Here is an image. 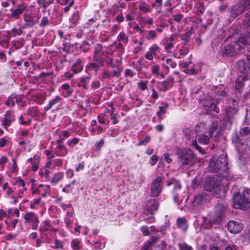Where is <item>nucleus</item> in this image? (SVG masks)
I'll return each instance as SVG.
<instances>
[{
    "label": "nucleus",
    "instance_id": "6e6d98bb",
    "mask_svg": "<svg viewBox=\"0 0 250 250\" xmlns=\"http://www.w3.org/2000/svg\"><path fill=\"white\" fill-rule=\"evenodd\" d=\"M147 81H140L138 83V87L142 90H145L147 88Z\"/></svg>",
    "mask_w": 250,
    "mask_h": 250
},
{
    "label": "nucleus",
    "instance_id": "ea45409f",
    "mask_svg": "<svg viewBox=\"0 0 250 250\" xmlns=\"http://www.w3.org/2000/svg\"><path fill=\"white\" fill-rule=\"evenodd\" d=\"M116 68V70L111 71L110 72V74L112 77H119L121 76V72L122 69L121 68L120 65H117L115 67Z\"/></svg>",
    "mask_w": 250,
    "mask_h": 250
},
{
    "label": "nucleus",
    "instance_id": "7c9ffc66",
    "mask_svg": "<svg viewBox=\"0 0 250 250\" xmlns=\"http://www.w3.org/2000/svg\"><path fill=\"white\" fill-rule=\"evenodd\" d=\"M61 100V98L59 96H57L55 97L54 99L50 100L48 104H47L44 107V110L45 111H48L49 109H50L53 106L56 104H57Z\"/></svg>",
    "mask_w": 250,
    "mask_h": 250
},
{
    "label": "nucleus",
    "instance_id": "49530a36",
    "mask_svg": "<svg viewBox=\"0 0 250 250\" xmlns=\"http://www.w3.org/2000/svg\"><path fill=\"white\" fill-rule=\"evenodd\" d=\"M38 3L40 5L43 6L44 9H46L49 5L53 2V0H38Z\"/></svg>",
    "mask_w": 250,
    "mask_h": 250
},
{
    "label": "nucleus",
    "instance_id": "473e14b6",
    "mask_svg": "<svg viewBox=\"0 0 250 250\" xmlns=\"http://www.w3.org/2000/svg\"><path fill=\"white\" fill-rule=\"evenodd\" d=\"M168 107V104H165L163 106H159V110L157 111L156 114L160 120L163 119V115L165 114Z\"/></svg>",
    "mask_w": 250,
    "mask_h": 250
},
{
    "label": "nucleus",
    "instance_id": "864d4df0",
    "mask_svg": "<svg viewBox=\"0 0 250 250\" xmlns=\"http://www.w3.org/2000/svg\"><path fill=\"white\" fill-rule=\"evenodd\" d=\"M240 135L241 137H244L247 135L250 136L249 127H244L240 130Z\"/></svg>",
    "mask_w": 250,
    "mask_h": 250
},
{
    "label": "nucleus",
    "instance_id": "e2e57ef3",
    "mask_svg": "<svg viewBox=\"0 0 250 250\" xmlns=\"http://www.w3.org/2000/svg\"><path fill=\"white\" fill-rule=\"evenodd\" d=\"M105 116L104 114H101L97 117L98 122L101 124H105L106 122Z\"/></svg>",
    "mask_w": 250,
    "mask_h": 250
},
{
    "label": "nucleus",
    "instance_id": "f3484780",
    "mask_svg": "<svg viewBox=\"0 0 250 250\" xmlns=\"http://www.w3.org/2000/svg\"><path fill=\"white\" fill-rule=\"evenodd\" d=\"M234 208H243L245 207L246 201L239 193L233 195Z\"/></svg>",
    "mask_w": 250,
    "mask_h": 250
},
{
    "label": "nucleus",
    "instance_id": "1a4fd4ad",
    "mask_svg": "<svg viewBox=\"0 0 250 250\" xmlns=\"http://www.w3.org/2000/svg\"><path fill=\"white\" fill-rule=\"evenodd\" d=\"M163 189V178L158 176L151 184L150 195L153 197L159 196Z\"/></svg>",
    "mask_w": 250,
    "mask_h": 250
},
{
    "label": "nucleus",
    "instance_id": "338daca9",
    "mask_svg": "<svg viewBox=\"0 0 250 250\" xmlns=\"http://www.w3.org/2000/svg\"><path fill=\"white\" fill-rule=\"evenodd\" d=\"M73 188L71 187V184L66 185L62 189L63 192L69 193L72 191Z\"/></svg>",
    "mask_w": 250,
    "mask_h": 250
},
{
    "label": "nucleus",
    "instance_id": "b1692460",
    "mask_svg": "<svg viewBox=\"0 0 250 250\" xmlns=\"http://www.w3.org/2000/svg\"><path fill=\"white\" fill-rule=\"evenodd\" d=\"M206 198V196L204 194H200L195 196L192 201L193 206L195 207L200 206L203 203Z\"/></svg>",
    "mask_w": 250,
    "mask_h": 250
},
{
    "label": "nucleus",
    "instance_id": "bb28decb",
    "mask_svg": "<svg viewBox=\"0 0 250 250\" xmlns=\"http://www.w3.org/2000/svg\"><path fill=\"white\" fill-rule=\"evenodd\" d=\"M95 62H92L89 64L88 68L89 70H93L95 72H97L101 65H102V61L100 58H97L94 59Z\"/></svg>",
    "mask_w": 250,
    "mask_h": 250
},
{
    "label": "nucleus",
    "instance_id": "6e6552de",
    "mask_svg": "<svg viewBox=\"0 0 250 250\" xmlns=\"http://www.w3.org/2000/svg\"><path fill=\"white\" fill-rule=\"evenodd\" d=\"M228 106L225 109V117L229 121L231 122L233 116L238 110V102L234 99H231L228 102Z\"/></svg>",
    "mask_w": 250,
    "mask_h": 250
},
{
    "label": "nucleus",
    "instance_id": "6ab92c4d",
    "mask_svg": "<svg viewBox=\"0 0 250 250\" xmlns=\"http://www.w3.org/2000/svg\"><path fill=\"white\" fill-rule=\"evenodd\" d=\"M23 19L24 21V27H33L38 22V21L34 19V17L27 14H24L23 16Z\"/></svg>",
    "mask_w": 250,
    "mask_h": 250
},
{
    "label": "nucleus",
    "instance_id": "a18cd8bd",
    "mask_svg": "<svg viewBox=\"0 0 250 250\" xmlns=\"http://www.w3.org/2000/svg\"><path fill=\"white\" fill-rule=\"evenodd\" d=\"M157 37V33L155 30H151L148 31L147 35L146 37V40L148 41L154 40Z\"/></svg>",
    "mask_w": 250,
    "mask_h": 250
},
{
    "label": "nucleus",
    "instance_id": "4468645a",
    "mask_svg": "<svg viewBox=\"0 0 250 250\" xmlns=\"http://www.w3.org/2000/svg\"><path fill=\"white\" fill-rule=\"evenodd\" d=\"M243 228V225L241 223L235 221H229L228 223L229 230L233 233H237L241 231Z\"/></svg>",
    "mask_w": 250,
    "mask_h": 250
},
{
    "label": "nucleus",
    "instance_id": "20e7f679",
    "mask_svg": "<svg viewBox=\"0 0 250 250\" xmlns=\"http://www.w3.org/2000/svg\"><path fill=\"white\" fill-rule=\"evenodd\" d=\"M219 102L217 99L212 98L209 96H206L201 101L202 106L207 112L213 110L217 113L220 111L219 108L217 106Z\"/></svg>",
    "mask_w": 250,
    "mask_h": 250
},
{
    "label": "nucleus",
    "instance_id": "13d9d810",
    "mask_svg": "<svg viewBox=\"0 0 250 250\" xmlns=\"http://www.w3.org/2000/svg\"><path fill=\"white\" fill-rule=\"evenodd\" d=\"M101 77L104 79H110L111 78L110 72L108 69L104 70V71L101 74Z\"/></svg>",
    "mask_w": 250,
    "mask_h": 250
},
{
    "label": "nucleus",
    "instance_id": "9b49d317",
    "mask_svg": "<svg viewBox=\"0 0 250 250\" xmlns=\"http://www.w3.org/2000/svg\"><path fill=\"white\" fill-rule=\"evenodd\" d=\"M247 61L248 64L241 60L238 62L237 65L240 73L245 74L250 79V55L247 57Z\"/></svg>",
    "mask_w": 250,
    "mask_h": 250
},
{
    "label": "nucleus",
    "instance_id": "3c124183",
    "mask_svg": "<svg viewBox=\"0 0 250 250\" xmlns=\"http://www.w3.org/2000/svg\"><path fill=\"white\" fill-rule=\"evenodd\" d=\"M179 247L180 250H191V246L188 245L185 242H182L179 244Z\"/></svg>",
    "mask_w": 250,
    "mask_h": 250
},
{
    "label": "nucleus",
    "instance_id": "c03bdc74",
    "mask_svg": "<svg viewBox=\"0 0 250 250\" xmlns=\"http://www.w3.org/2000/svg\"><path fill=\"white\" fill-rule=\"evenodd\" d=\"M242 197L246 203H250V189L245 190L242 193Z\"/></svg>",
    "mask_w": 250,
    "mask_h": 250
},
{
    "label": "nucleus",
    "instance_id": "ddd939ff",
    "mask_svg": "<svg viewBox=\"0 0 250 250\" xmlns=\"http://www.w3.org/2000/svg\"><path fill=\"white\" fill-rule=\"evenodd\" d=\"M167 186H170L171 185H174V188L172 191L173 198L175 202H178L179 200L178 192L181 188L180 183L175 179H171L167 182Z\"/></svg>",
    "mask_w": 250,
    "mask_h": 250
},
{
    "label": "nucleus",
    "instance_id": "7ed1b4c3",
    "mask_svg": "<svg viewBox=\"0 0 250 250\" xmlns=\"http://www.w3.org/2000/svg\"><path fill=\"white\" fill-rule=\"evenodd\" d=\"M242 47L237 39L225 45L221 49V53L224 57H232L239 52Z\"/></svg>",
    "mask_w": 250,
    "mask_h": 250
},
{
    "label": "nucleus",
    "instance_id": "5fc2aeb1",
    "mask_svg": "<svg viewBox=\"0 0 250 250\" xmlns=\"http://www.w3.org/2000/svg\"><path fill=\"white\" fill-rule=\"evenodd\" d=\"M61 87L62 89L66 91L67 96H69L72 93V90L70 88V86L67 83H64L62 85Z\"/></svg>",
    "mask_w": 250,
    "mask_h": 250
},
{
    "label": "nucleus",
    "instance_id": "9d476101",
    "mask_svg": "<svg viewBox=\"0 0 250 250\" xmlns=\"http://www.w3.org/2000/svg\"><path fill=\"white\" fill-rule=\"evenodd\" d=\"M25 223L32 224V229L36 230L38 229L39 224V216L37 214L33 212H26L24 215Z\"/></svg>",
    "mask_w": 250,
    "mask_h": 250
},
{
    "label": "nucleus",
    "instance_id": "69168bd1",
    "mask_svg": "<svg viewBox=\"0 0 250 250\" xmlns=\"http://www.w3.org/2000/svg\"><path fill=\"white\" fill-rule=\"evenodd\" d=\"M173 18V20L176 21L177 22H181L183 18V16L181 14H177L176 15H174L172 16Z\"/></svg>",
    "mask_w": 250,
    "mask_h": 250
},
{
    "label": "nucleus",
    "instance_id": "e433bc0d",
    "mask_svg": "<svg viewBox=\"0 0 250 250\" xmlns=\"http://www.w3.org/2000/svg\"><path fill=\"white\" fill-rule=\"evenodd\" d=\"M16 101H17V95L15 94H12L8 98V99L5 103V104L8 106H14L15 105Z\"/></svg>",
    "mask_w": 250,
    "mask_h": 250
},
{
    "label": "nucleus",
    "instance_id": "f704fd0d",
    "mask_svg": "<svg viewBox=\"0 0 250 250\" xmlns=\"http://www.w3.org/2000/svg\"><path fill=\"white\" fill-rule=\"evenodd\" d=\"M80 18L79 13L77 11L74 13L72 17L69 19L70 23H71V25H69V27L70 28L73 27V25H76L78 21H79Z\"/></svg>",
    "mask_w": 250,
    "mask_h": 250
},
{
    "label": "nucleus",
    "instance_id": "a19ab883",
    "mask_svg": "<svg viewBox=\"0 0 250 250\" xmlns=\"http://www.w3.org/2000/svg\"><path fill=\"white\" fill-rule=\"evenodd\" d=\"M163 45L165 50L169 52L173 47L174 43L165 39L163 40Z\"/></svg>",
    "mask_w": 250,
    "mask_h": 250
},
{
    "label": "nucleus",
    "instance_id": "680f3d73",
    "mask_svg": "<svg viewBox=\"0 0 250 250\" xmlns=\"http://www.w3.org/2000/svg\"><path fill=\"white\" fill-rule=\"evenodd\" d=\"M158 159L157 156L154 155L150 157L149 163L151 166H154L157 162Z\"/></svg>",
    "mask_w": 250,
    "mask_h": 250
},
{
    "label": "nucleus",
    "instance_id": "f03ea898",
    "mask_svg": "<svg viewBox=\"0 0 250 250\" xmlns=\"http://www.w3.org/2000/svg\"><path fill=\"white\" fill-rule=\"evenodd\" d=\"M209 167L212 171L219 172L223 177H227L228 174V162L224 155H220L217 158L213 156L209 163Z\"/></svg>",
    "mask_w": 250,
    "mask_h": 250
},
{
    "label": "nucleus",
    "instance_id": "2eb2a0df",
    "mask_svg": "<svg viewBox=\"0 0 250 250\" xmlns=\"http://www.w3.org/2000/svg\"><path fill=\"white\" fill-rule=\"evenodd\" d=\"M26 8V6L24 4L21 3L19 4L15 9H11V17L14 20L19 19Z\"/></svg>",
    "mask_w": 250,
    "mask_h": 250
},
{
    "label": "nucleus",
    "instance_id": "0e129e2a",
    "mask_svg": "<svg viewBox=\"0 0 250 250\" xmlns=\"http://www.w3.org/2000/svg\"><path fill=\"white\" fill-rule=\"evenodd\" d=\"M106 64L110 67L112 68H115L116 65L113 63V58L107 57V60H106Z\"/></svg>",
    "mask_w": 250,
    "mask_h": 250
},
{
    "label": "nucleus",
    "instance_id": "58836bf2",
    "mask_svg": "<svg viewBox=\"0 0 250 250\" xmlns=\"http://www.w3.org/2000/svg\"><path fill=\"white\" fill-rule=\"evenodd\" d=\"M209 141V137L204 134H202L199 136L198 138V141L200 144L203 145H207Z\"/></svg>",
    "mask_w": 250,
    "mask_h": 250
},
{
    "label": "nucleus",
    "instance_id": "5701e85b",
    "mask_svg": "<svg viewBox=\"0 0 250 250\" xmlns=\"http://www.w3.org/2000/svg\"><path fill=\"white\" fill-rule=\"evenodd\" d=\"M68 152L66 147L62 145H58L55 149V153L58 156H65Z\"/></svg>",
    "mask_w": 250,
    "mask_h": 250
},
{
    "label": "nucleus",
    "instance_id": "39448f33",
    "mask_svg": "<svg viewBox=\"0 0 250 250\" xmlns=\"http://www.w3.org/2000/svg\"><path fill=\"white\" fill-rule=\"evenodd\" d=\"M225 207L222 203H218L215 207L214 216L212 219L208 221L210 226L213 224H218L221 221L225 213Z\"/></svg>",
    "mask_w": 250,
    "mask_h": 250
},
{
    "label": "nucleus",
    "instance_id": "423d86ee",
    "mask_svg": "<svg viewBox=\"0 0 250 250\" xmlns=\"http://www.w3.org/2000/svg\"><path fill=\"white\" fill-rule=\"evenodd\" d=\"M243 25L248 31V33L244 36L238 39V42H240L242 47L244 45L250 44V12L248 13L245 16Z\"/></svg>",
    "mask_w": 250,
    "mask_h": 250
},
{
    "label": "nucleus",
    "instance_id": "2f4dec72",
    "mask_svg": "<svg viewBox=\"0 0 250 250\" xmlns=\"http://www.w3.org/2000/svg\"><path fill=\"white\" fill-rule=\"evenodd\" d=\"M138 9L140 11L145 13L149 12L151 10L150 6L144 1H140L139 3Z\"/></svg>",
    "mask_w": 250,
    "mask_h": 250
},
{
    "label": "nucleus",
    "instance_id": "393cba45",
    "mask_svg": "<svg viewBox=\"0 0 250 250\" xmlns=\"http://www.w3.org/2000/svg\"><path fill=\"white\" fill-rule=\"evenodd\" d=\"M241 74V76H239L235 82V87L236 90H239L243 86L245 80L250 79L245 74Z\"/></svg>",
    "mask_w": 250,
    "mask_h": 250
},
{
    "label": "nucleus",
    "instance_id": "c85d7f7f",
    "mask_svg": "<svg viewBox=\"0 0 250 250\" xmlns=\"http://www.w3.org/2000/svg\"><path fill=\"white\" fill-rule=\"evenodd\" d=\"M23 27L20 25L19 28L14 27L7 33L8 35L11 37H15L17 36H21L23 33Z\"/></svg>",
    "mask_w": 250,
    "mask_h": 250
},
{
    "label": "nucleus",
    "instance_id": "f8f14e48",
    "mask_svg": "<svg viewBox=\"0 0 250 250\" xmlns=\"http://www.w3.org/2000/svg\"><path fill=\"white\" fill-rule=\"evenodd\" d=\"M185 135L186 137L188 140H191L192 138L193 139L194 137V132H192L191 130L189 129H185L184 131ZM191 145L194 147L197 150L199 151V152L204 154L205 153L204 150L198 145L197 141L196 139H193L191 142Z\"/></svg>",
    "mask_w": 250,
    "mask_h": 250
},
{
    "label": "nucleus",
    "instance_id": "a211bd4d",
    "mask_svg": "<svg viewBox=\"0 0 250 250\" xmlns=\"http://www.w3.org/2000/svg\"><path fill=\"white\" fill-rule=\"evenodd\" d=\"M15 120V117L13 112L11 111H7L5 114L4 118L2 120V126L5 128L7 129L12 122Z\"/></svg>",
    "mask_w": 250,
    "mask_h": 250
},
{
    "label": "nucleus",
    "instance_id": "c756f323",
    "mask_svg": "<svg viewBox=\"0 0 250 250\" xmlns=\"http://www.w3.org/2000/svg\"><path fill=\"white\" fill-rule=\"evenodd\" d=\"M57 2L62 5H66L63 8L65 12H68L70 7L74 4V0H57Z\"/></svg>",
    "mask_w": 250,
    "mask_h": 250
},
{
    "label": "nucleus",
    "instance_id": "72a5a7b5",
    "mask_svg": "<svg viewBox=\"0 0 250 250\" xmlns=\"http://www.w3.org/2000/svg\"><path fill=\"white\" fill-rule=\"evenodd\" d=\"M177 225L178 228L184 231H186L188 228L186 220L184 218H180L177 219Z\"/></svg>",
    "mask_w": 250,
    "mask_h": 250
},
{
    "label": "nucleus",
    "instance_id": "bf43d9fd",
    "mask_svg": "<svg viewBox=\"0 0 250 250\" xmlns=\"http://www.w3.org/2000/svg\"><path fill=\"white\" fill-rule=\"evenodd\" d=\"M160 49V47L156 44H153L149 49V51L151 52L154 56L156 55V53Z\"/></svg>",
    "mask_w": 250,
    "mask_h": 250
},
{
    "label": "nucleus",
    "instance_id": "de8ad7c7",
    "mask_svg": "<svg viewBox=\"0 0 250 250\" xmlns=\"http://www.w3.org/2000/svg\"><path fill=\"white\" fill-rule=\"evenodd\" d=\"M63 173L62 172H58L55 174L52 179V182L53 183H57L63 178Z\"/></svg>",
    "mask_w": 250,
    "mask_h": 250
},
{
    "label": "nucleus",
    "instance_id": "412c9836",
    "mask_svg": "<svg viewBox=\"0 0 250 250\" xmlns=\"http://www.w3.org/2000/svg\"><path fill=\"white\" fill-rule=\"evenodd\" d=\"M232 143L234 144L235 146L239 153L243 152V148L245 147V144L241 141V139L237 135L232 139Z\"/></svg>",
    "mask_w": 250,
    "mask_h": 250
},
{
    "label": "nucleus",
    "instance_id": "4d7b16f0",
    "mask_svg": "<svg viewBox=\"0 0 250 250\" xmlns=\"http://www.w3.org/2000/svg\"><path fill=\"white\" fill-rule=\"evenodd\" d=\"M79 141V139L77 138H74L71 140H69L67 142L66 144L70 147H73L74 145L77 144Z\"/></svg>",
    "mask_w": 250,
    "mask_h": 250
},
{
    "label": "nucleus",
    "instance_id": "8fccbe9b",
    "mask_svg": "<svg viewBox=\"0 0 250 250\" xmlns=\"http://www.w3.org/2000/svg\"><path fill=\"white\" fill-rule=\"evenodd\" d=\"M118 41L123 42L125 43L128 42V38L124 32H121L118 36Z\"/></svg>",
    "mask_w": 250,
    "mask_h": 250
},
{
    "label": "nucleus",
    "instance_id": "aec40b11",
    "mask_svg": "<svg viewBox=\"0 0 250 250\" xmlns=\"http://www.w3.org/2000/svg\"><path fill=\"white\" fill-rule=\"evenodd\" d=\"M31 98L36 103L42 104L46 99V95L43 93H36L32 95Z\"/></svg>",
    "mask_w": 250,
    "mask_h": 250
},
{
    "label": "nucleus",
    "instance_id": "603ef678",
    "mask_svg": "<svg viewBox=\"0 0 250 250\" xmlns=\"http://www.w3.org/2000/svg\"><path fill=\"white\" fill-rule=\"evenodd\" d=\"M50 23V21L47 17H43L40 23V26L41 27H44L48 25Z\"/></svg>",
    "mask_w": 250,
    "mask_h": 250
},
{
    "label": "nucleus",
    "instance_id": "774afa93",
    "mask_svg": "<svg viewBox=\"0 0 250 250\" xmlns=\"http://www.w3.org/2000/svg\"><path fill=\"white\" fill-rule=\"evenodd\" d=\"M60 135L64 139L68 138L70 136V133L68 131L62 130L60 133Z\"/></svg>",
    "mask_w": 250,
    "mask_h": 250
},
{
    "label": "nucleus",
    "instance_id": "0eeeda50",
    "mask_svg": "<svg viewBox=\"0 0 250 250\" xmlns=\"http://www.w3.org/2000/svg\"><path fill=\"white\" fill-rule=\"evenodd\" d=\"M247 8H250V0H240L231 9V15L235 18Z\"/></svg>",
    "mask_w": 250,
    "mask_h": 250
},
{
    "label": "nucleus",
    "instance_id": "37998d69",
    "mask_svg": "<svg viewBox=\"0 0 250 250\" xmlns=\"http://www.w3.org/2000/svg\"><path fill=\"white\" fill-rule=\"evenodd\" d=\"M191 34L190 31H188L180 36L182 40L184 42V43L187 44L189 41V38Z\"/></svg>",
    "mask_w": 250,
    "mask_h": 250
},
{
    "label": "nucleus",
    "instance_id": "c9c22d12",
    "mask_svg": "<svg viewBox=\"0 0 250 250\" xmlns=\"http://www.w3.org/2000/svg\"><path fill=\"white\" fill-rule=\"evenodd\" d=\"M71 246L74 250H80L82 249L81 241L78 239H73L71 242Z\"/></svg>",
    "mask_w": 250,
    "mask_h": 250
},
{
    "label": "nucleus",
    "instance_id": "dca6fc26",
    "mask_svg": "<svg viewBox=\"0 0 250 250\" xmlns=\"http://www.w3.org/2000/svg\"><path fill=\"white\" fill-rule=\"evenodd\" d=\"M158 208V203L155 200H150L147 201L146 206L145 213L146 215L153 214L157 210Z\"/></svg>",
    "mask_w": 250,
    "mask_h": 250
},
{
    "label": "nucleus",
    "instance_id": "cd10ccee",
    "mask_svg": "<svg viewBox=\"0 0 250 250\" xmlns=\"http://www.w3.org/2000/svg\"><path fill=\"white\" fill-rule=\"evenodd\" d=\"M83 65L82 64V60L81 59H78L73 64L71 69L74 73H78L83 70Z\"/></svg>",
    "mask_w": 250,
    "mask_h": 250
},
{
    "label": "nucleus",
    "instance_id": "79ce46f5",
    "mask_svg": "<svg viewBox=\"0 0 250 250\" xmlns=\"http://www.w3.org/2000/svg\"><path fill=\"white\" fill-rule=\"evenodd\" d=\"M102 54V46L101 44H97L94 51V59L100 58Z\"/></svg>",
    "mask_w": 250,
    "mask_h": 250
},
{
    "label": "nucleus",
    "instance_id": "09e8293b",
    "mask_svg": "<svg viewBox=\"0 0 250 250\" xmlns=\"http://www.w3.org/2000/svg\"><path fill=\"white\" fill-rule=\"evenodd\" d=\"M17 185L19 187V189L21 192H23L26 190L25 188V183L23 180L20 179L17 181Z\"/></svg>",
    "mask_w": 250,
    "mask_h": 250
},
{
    "label": "nucleus",
    "instance_id": "f257e3e1",
    "mask_svg": "<svg viewBox=\"0 0 250 250\" xmlns=\"http://www.w3.org/2000/svg\"><path fill=\"white\" fill-rule=\"evenodd\" d=\"M198 162V158L190 149H183L178 153V163L183 168H189Z\"/></svg>",
    "mask_w": 250,
    "mask_h": 250
},
{
    "label": "nucleus",
    "instance_id": "4be33fe9",
    "mask_svg": "<svg viewBox=\"0 0 250 250\" xmlns=\"http://www.w3.org/2000/svg\"><path fill=\"white\" fill-rule=\"evenodd\" d=\"M217 188V184L214 180L208 179L204 185V188L207 191H215Z\"/></svg>",
    "mask_w": 250,
    "mask_h": 250
},
{
    "label": "nucleus",
    "instance_id": "4c0bfd02",
    "mask_svg": "<svg viewBox=\"0 0 250 250\" xmlns=\"http://www.w3.org/2000/svg\"><path fill=\"white\" fill-rule=\"evenodd\" d=\"M90 79V77L87 76L84 78H82L81 79L80 82L79 83V86H82L83 89H87V83H88Z\"/></svg>",
    "mask_w": 250,
    "mask_h": 250
},
{
    "label": "nucleus",
    "instance_id": "a878e982",
    "mask_svg": "<svg viewBox=\"0 0 250 250\" xmlns=\"http://www.w3.org/2000/svg\"><path fill=\"white\" fill-rule=\"evenodd\" d=\"M40 156L38 155H35L33 158H30L27 159V162L30 163L32 165V169L34 171L38 170L39 168V163L40 160Z\"/></svg>",
    "mask_w": 250,
    "mask_h": 250
},
{
    "label": "nucleus",
    "instance_id": "052dcab7",
    "mask_svg": "<svg viewBox=\"0 0 250 250\" xmlns=\"http://www.w3.org/2000/svg\"><path fill=\"white\" fill-rule=\"evenodd\" d=\"M150 140V136H146L144 140L139 141L138 146H145L146 145Z\"/></svg>",
    "mask_w": 250,
    "mask_h": 250
}]
</instances>
